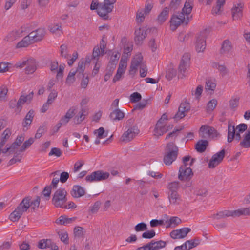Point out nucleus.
<instances>
[{
    "label": "nucleus",
    "mask_w": 250,
    "mask_h": 250,
    "mask_svg": "<svg viewBox=\"0 0 250 250\" xmlns=\"http://www.w3.org/2000/svg\"><path fill=\"white\" fill-rule=\"evenodd\" d=\"M150 243L153 250H159L160 249L165 248L166 246V242L163 240H159L158 241L152 240Z\"/></svg>",
    "instance_id": "c756f323"
},
{
    "label": "nucleus",
    "mask_w": 250,
    "mask_h": 250,
    "mask_svg": "<svg viewBox=\"0 0 250 250\" xmlns=\"http://www.w3.org/2000/svg\"><path fill=\"white\" fill-rule=\"evenodd\" d=\"M141 95L138 92H134L130 96V101L131 103H136L141 100Z\"/></svg>",
    "instance_id": "603ef678"
},
{
    "label": "nucleus",
    "mask_w": 250,
    "mask_h": 250,
    "mask_svg": "<svg viewBox=\"0 0 250 250\" xmlns=\"http://www.w3.org/2000/svg\"><path fill=\"white\" fill-rule=\"evenodd\" d=\"M85 112L86 110L84 108H82L79 112L78 114L75 117L74 120L76 124H80L84 120L85 116L84 113Z\"/></svg>",
    "instance_id": "2f4dec72"
},
{
    "label": "nucleus",
    "mask_w": 250,
    "mask_h": 250,
    "mask_svg": "<svg viewBox=\"0 0 250 250\" xmlns=\"http://www.w3.org/2000/svg\"><path fill=\"white\" fill-rule=\"evenodd\" d=\"M232 49V46L230 42L228 40H225L223 42L222 47L220 50L221 54H226L229 53Z\"/></svg>",
    "instance_id": "cd10ccee"
},
{
    "label": "nucleus",
    "mask_w": 250,
    "mask_h": 250,
    "mask_svg": "<svg viewBox=\"0 0 250 250\" xmlns=\"http://www.w3.org/2000/svg\"><path fill=\"white\" fill-rule=\"evenodd\" d=\"M60 55L62 57L69 59L70 57L68 53V46L66 44H62L60 46Z\"/></svg>",
    "instance_id": "72a5a7b5"
},
{
    "label": "nucleus",
    "mask_w": 250,
    "mask_h": 250,
    "mask_svg": "<svg viewBox=\"0 0 250 250\" xmlns=\"http://www.w3.org/2000/svg\"><path fill=\"white\" fill-rule=\"evenodd\" d=\"M34 93L31 92L28 95L26 96L21 95L20 96L19 100L17 101V112L20 113L23 107V105L25 103H30L33 99Z\"/></svg>",
    "instance_id": "2eb2a0df"
},
{
    "label": "nucleus",
    "mask_w": 250,
    "mask_h": 250,
    "mask_svg": "<svg viewBox=\"0 0 250 250\" xmlns=\"http://www.w3.org/2000/svg\"><path fill=\"white\" fill-rule=\"evenodd\" d=\"M125 114L123 112L119 109H116L110 114V118L113 121L121 120L124 118Z\"/></svg>",
    "instance_id": "b1692460"
},
{
    "label": "nucleus",
    "mask_w": 250,
    "mask_h": 250,
    "mask_svg": "<svg viewBox=\"0 0 250 250\" xmlns=\"http://www.w3.org/2000/svg\"><path fill=\"white\" fill-rule=\"evenodd\" d=\"M26 202V204H27L28 209L31 207V209L33 211H35L40 206L41 198L40 196H36V199L34 200L31 201V197L30 196H27L24 198L22 201H24Z\"/></svg>",
    "instance_id": "6ab92c4d"
},
{
    "label": "nucleus",
    "mask_w": 250,
    "mask_h": 250,
    "mask_svg": "<svg viewBox=\"0 0 250 250\" xmlns=\"http://www.w3.org/2000/svg\"><path fill=\"white\" fill-rule=\"evenodd\" d=\"M100 56H102V50H101L99 46H95L93 50L92 58L98 61Z\"/></svg>",
    "instance_id": "3c124183"
},
{
    "label": "nucleus",
    "mask_w": 250,
    "mask_h": 250,
    "mask_svg": "<svg viewBox=\"0 0 250 250\" xmlns=\"http://www.w3.org/2000/svg\"><path fill=\"white\" fill-rule=\"evenodd\" d=\"M217 104V100L213 99L209 101L207 106V110L208 112L213 111L215 108Z\"/></svg>",
    "instance_id": "09e8293b"
},
{
    "label": "nucleus",
    "mask_w": 250,
    "mask_h": 250,
    "mask_svg": "<svg viewBox=\"0 0 250 250\" xmlns=\"http://www.w3.org/2000/svg\"><path fill=\"white\" fill-rule=\"evenodd\" d=\"M235 128L234 125H232L230 122H229L228 124V137L227 141L229 143H231L234 139L235 135Z\"/></svg>",
    "instance_id": "bb28decb"
},
{
    "label": "nucleus",
    "mask_w": 250,
    "mask_h": 250,
    "mask_svg": "<svg viewBox=\"0 0 250 250\" xmlns=\"http://www.w3.org/2000/svg\"><path fill=\"white\" fill-rule=\"evenodd\" d=\"M226 0H217V5L212 8L211 12L213 14H219L221 12V8L225 3Z\"/></svg>",
    "instance_id": "473e14b6"
},
{
    "label": "nucleus",
    "mask_w": 250,
    "mask_h": 250,
    "mask_svg": "<svg viewBox=\"0 0 250 250\" xmlns=\"http://www.w3.org/2000/svg\"><path fill=\"white\" fill-rule=\"evenodd\" d=\"M127 66V62L122 58L119 64L118 70H121L122 71L125 72V69Z\"/></svg>",
    "instance_id": "774afa93"
},
{
    "label": "nucleus",
    "mask_w": 250,
    "mask_h": 250,
    "mask_svg": "<svg viewBox=\"0 0 250 250\" xmlns=\"http://www.w3.org/2000/svg\"><path fill=\"white\" fill-rule=\"evenodd\" d=\"M169 8L168 7H166L164 8L163 10L161 12V13L158 15L157 18V20L161 23L165 22L166 20L167 19L168 16Z\"/></svg>",
    "instance_id": "c85d7f7f"
},
{
    "label": "nucleus",
    "mask_w": 250,
    "mask_h": 250,
    "mask_svg": "<svg viewBox=\"0 0 250 250\" xmlns=\"http://www.w3.org/2000/svg\"><path fill=\"white\" fill-rule=\"evenodd\" d=\"M37 62L33 58H30L26 60H23L21 61L17 62L15 64L17 68H22L25 67V72L27 74H33L37 68Z\"/></svg>",
    "instance_id": "423d86ee"
},
{
    "label": "nucleus",
    "mask_w": 250,
    "mask_h": 250,
    "mask_svg": "<svg viewBox=\"0 0 250 250\" xmlns=\"http://www.w3.org/2000/svg\"><path fill=\"white\" fill-rule=\"evenodd\" d=\"M140 132L137 125L129 126L121 137V141L124 142H129L132 140Z\"/></svg>",
    "instance_id": "1a4fd4ad"
},
{
    "label": "nucleus",
    "mask_w": 250,
    "mask_h": 250,
    "mask_svg": "<svg viewBox=\"0 0 250 250\" xmlns=\"http://www.w3.org/2000/svg\"><path fill=\"white\" fill-rule=\"evenodd\" d=\"M168 189L167 193H173L178 192L180 188V183L178 181H174L168 184L167 186Z\"/></svg>",
    "instance_id": "a878e982"
},
{
    "label": "nucleus",
    "mask_w": 250,
    "mask_h": 250,
    "mask_svg": "<svg viewBox=\"0 0 250 250\" xmlns=\"http://www.w3.org/2000/svg\"><path fill=\"white\" fill-rule=\"evenodd\" d=\"M240 145L245 148L250 147V134L247 133Z\"/></svg>",
    "instance_id": "37998d69"
},
{
    "label": "nucleus",
    "mask_w": 250,
    "mask_h": 250,
    "mask_svg": "<svg viewBox=\"0 0 250 250\" xmlns=\"http://www.w3.org/2000/svg\"><path fill=\"white\" fill-rule=\"evenodd\" d=\"M167 196L171 204L178 205L181 204L182 200L180 195L178 192L173 193H167Z\"/></svg>",
    "instance_id": "4be33fe9"
},
{
    "label": "nucleus",
    "mask_w": 250,
    "mask_h": 250,
    "mask_svg": "<svg viewBox=\"0 0 250 250\" xmlns=\"http://www.w3.org/2000/svg\"><path fill=\"white\" fill-rule=\"evenodd\" d=\"M181 0H171L169 8L173 10H176L180 5Z\"/></svg>",
    "instance_id": "0e129e2a"
},
{
    "label": "nucleus",
    "mask_w": 250,
    "mask_h": 250,
    "mask_svg": "<svg viewBox=\"0 0 250 250\" xmlns=\"http://www.w3.org/2000/svg\"><path fill=\"white\" fill-rule=\"evenodd\" d=\"M25 201H21L16 208L11 213L9 218L11 221L17 222L23 213L27 211L28 206L27 207L26 201L24 202Z\"/></svg>",
    "instance_id": "0eeeda50"
},
{
    "label": "nucleus",
    "mask_w": 250,
    "mask_h": 250,
    "mask_svg": "<svg viewBox=\"0 0 250 250\" xmlns=\"http://www.w3.org/2000/svg\"><path fill=\"white\" fill-rule=\"evenodd\" d=\"M35 116V112L30 109L26 114L22 122V126L23 131H27L30 127Z\"/></svg>",
    "instance_id": "dca6fc26"
},
{
    "label": "nucleus",
    "mask_w": 250,
    "mask_h": 250,
    "mask_svg": "<svg viewBox=\"0 0 250 250\" xmlns=\"http://www.w3.org/2000/svg\"><path fill=\"white\" fill-rule=\"evenodd\" d=\"M239 98L232 97L229 101L230 108L233 110H235L239 105Z\"/></svg>",
    "instance_id": "c03bdc74"
},
{
    "label": "nucleus",
    "mask_w": 250,
    "mask_h": 250,
    "mask_svg": "<svg viewBox=\"0 0 250 250\" xmlns=\"http://www.w3.org/2000/svg\"><path fill=\"white\" fill-rule=\"evenodd\" d=\"M203 86H202L201 85H199L197 87L195 91H191L192 95H195L196 98L197 99H199L202 92H203Z\"/></svg>",
    "instance_id": "4d7b16f0"
},
{
    "label": "nucleus",
    "mask_w": 250,
    "mask_h": 250,
    "mask_svg": "<svg viewBox=\"0 0 250 250\" xmlns=\"http://www.w3.org/2000/svg\"><path fill=\"white\" fill-rule=\"evenodd\" d=\"M243 5L241 3H238L232 8V17L233 20H239L242 16V10Z\"/></svg>",
    "instance_id": "aec40b11"
},
{
    "label": "nucleus",
    "mask_w": 250,
    "mask_h": 250,
    "mask_svg": "<svg viewBox=\"0 0 250 250\" xmlns=\"http://www.w3.org/2000/svg\"><path fill=\"white\" fill-rule=\"evenodd\" d=\"M58 95V93L56 90L53 89L51 90V93L49 94L47 101L48 103H52L54 100L56 98Z\"/></svg>",
    "instance_id": "338daca9"
},
{
    "label": "nucleus",
    "mask_w": 250,
    "mask_h": 250,
    "mask_svg": "<svg viewBox=\"0 0 250 250\" xmlns=\"http://www.w3.org/2000/svg\"><path fill=\"white\" fill-rule=\"evenodd\" d=\"M76 217H74L72 218H68L66 216L62 215L56 219L55 223L60 225H66L68 224L72 223L73 221H75Z\"/></svg>",
    "instance_id": "5701e85b"
},
{
    "label": "nucleus",
    "mask_w": 250,
    "mask_h": 250,
    "mask_svg": "<svg viewBox=\"0 0 250 250\" xmlns=\"http://www.w3.org/2000/svg\"><path fill=\"white\" fill-rule=\"evenodd\" d=\"M225 155V150L223 149L220 152L214 154L208 163V167L214 168L223 161Z\"/></svg>",
    "instance_id": "f8f14e48"
},
{
    "label": "nucleus",
    "mask_w": 250,
    "mask_h": 250,
    "mask_svg": "<svg viewBox=\"0 0 250 250\" xmlns=\"http://www.w3.org/2000/svg\"><path fill=\"white\" fill-rule=\"evenodd\" d=\"M58 234L61 241L63 242L65 244H69L68 235L67 232L64 231H59L58 232Z\"/></svg>",
    "instance_id": "79ce46f5"
},
{
    "label": "nucleus",
    "mask_w": 250,
    "mask_h": 250,
    "mask_svg": "<svg viewBox=\"0 0 250 250\" xmlns=\"http://www.w3.org/2000/svg\"><path fill=\"white\" fill-rule=\"evenodd\" d=\"M190 109V106L189 103L185 102L181 103L179 107L177 113L173 117L175 121L184 118L187 114L188 111Z\"/></svg>",
    "instance_id": "4468645a"
},
{
    "label": "nucleus",
    "mask_w": 250,
    "mask_h": 250,
    "mask_svg": "<svg viewBox=\"0 0 250 250\" xmlns=\"http://www.w3.org/2000/svg\"><path fill=\"white\" fill-rule=\"evenodd\" d=\"M34 139L33 138H30L28 140L24 142L19 151L20 152L24 151L34 143Z\"/></svg>",
    "instance_id": "58836bf2"
},
{
    "label": "nucleus",
    "mask_w": 250,
    "mask_h": 250,
    "mask_svg": "<svg viewBox=\"0 0 250 250\" xmlns=\"http://www.w3.org/2000/svg\"><path fill=\"white\" fill-rule=\"evenodd\" d=\"M50 243V239H43L41 240L38 245V247L40 249H43L48 248L49 244Z\"/></svg>",
    "instance_id": "de8ad7c7"
},
{
    "label": "nucleus",
    "mask_w": 250,
    "mask_h": 250,
    "mask_svg": "<svg viewBox=\"0 0 250 250\" xmlns=\"http://www.w3.org/2000/svg\"><path fill=\"white\" fill-rule=\"evenodd\" d=\"M83 229L81 227H76L74 229V234L75 236L82 237L83 235Z\"/></svg>",
    "instance_id": "680f3d73"
},
{
    "label": "nucleus",
    "mask_w": 250,
    "mask_h": 250,
    "mask_svg": "<svg viewBox=\"0 0 250 250\" xmlns=\"http://www.w3.org/2000/svg\"><path fill=\"white\" fill-rule=\"evenodd\" d=\"M110 174L108 172H104L102 170H97L93 172L90 175L85 177V180L87 182H93L103 181L107 179Z\"/></svg>",
    "instance_id": "6e6552de"
},
{
    "label": "nucleus",
    "mask_w": 250,
    "mask_h": 250,
    "mask_svg": "<svg viewBox=\"0 0 250 250\" xmlns=\"http://www.w3.org/2000/svg\"><path fill=\"white\" fill-rule=\"evenodd\" d=\"M153 6V1L151 0H147L146 2L145 7L143 10L148 14L152 9Z\"/></svg>",
    "instance_id": "bf43d9fd"
},
{
    "label": "nucleus",
    "mask_w": 250,
    "mask_h": 250,
    "mask_svg": "<svg viewBox=\"0 0 250 250\" xmlns=\"http://www.w3.org/2000/svg\"><path fill=\"white\" fill-rule=\"evenodd\" d=\"M166 128L164 125L156 124L154 128V135L158 136H162L167 131V129L166 130Z\"/></svg>",
    "instance_id": "7c9ffc66"
},
{
    "label": "nucleus",
    "mask_w": 250,
    "mask_h": 250,
    "mask_svg": "<svg viewBox=\"0 0 250 250\" xmlns=\"http://www.w3.org/2000/svg\"><path fill=\"white\" fill-rule=\"evenodd\" d=\"M46 130L47 127L45 125L40 126L38 129L36 133L35 134V138H40L42 134L44 133V132L46 131Z\"/></svg>",
    "instance_id": "a18cd8bd"
},
{
    "label": "nucleus",
    "mask_w": 250,
    "mask_h": 250,
    "mask_svg": "<svg viewBox=\"0 0 250 250\" xmlns=\"http://www.w3.org/2000/svg\"><path fill=\"white\" fill-rule=\"evenodd\" d=\"M101 5H103V3H99L98 1L97 2H94L92 1L90 9L91 10H97L98 14L101 17H102L104 19L106 20V18L104 17V15H101L100 13H99V8L100 7H102Z\"/></svg>",
    "instance_id": "e433bc0d"
},
{
    "label": "nucleus",
    "mask_w": 250,
    "mask_h": 250,
    "mask_svg": "<svg viewBox=\"0 0 250 250\" xmlns=\"http://www.w3.org/2000/svg\"><path fill=\"white\" fill-rule=\"evenodd\" d=\"M184 166H181L179 169L178 179L180 181H189L193 176V172L192 169L188 167H185Z\"/></svg>",
    "instance_id": "ddd939ff"
},
{
    "label": "nucleus",
    "mask_w": 250,
    "mask_h": 250,
    "mask_svg": "<svg viewBox=\"0 0 250 250\" xmlns=\"http://www.w3.org/2000/svg\"><path fill=\"white\" fill-rule=\"evenodd\" d=\"M182 130V128L180 129H174L172 132H170L167 135L166 137V140L170 138H171L172 139H175V138L178 136V132H179Z\"/></svg>",
    "instance_id": "5fc2aeb1"
},
{
    "label": "nucleus",
    "mask_w": 250,
    "mask_h": 250,
    "mask_svg": "<svg viewBox=\"0 0 250 250\" xmlns=\"http://www.w3.org/2000/svg\"><path fill=\"white\" fill-rule=\"evenodd\" d=\"M85 193L84 189L79 185L73 186L71 192L72 196L74 198H79L83 196Z\"/></svg>",
    "instance_id": "412c9836"
},
{
    "label": "nucleus",
    "mask_w": 250,
    "mask_h": 250,
    "mask_svg": "<svg viewBox=\"0 0 250 250\" xmlns=\"http://www.w3.org/2000/svg\"><path fill=\"white\" fill-rule=\"evenodd\" d=\"M97 133V137L99 139H102L107 137V133L105 132L104 128L102 127L94 131V134Z\"/></svg>",
    "instance_id": "49530a36"
},
{
    "label": "nucleus",
    "mask_w": 250,
    "mask_h": 250,
    "mask_svg": "<svg viewBox=\"0 0 250 250\" xmlns=\"http://www.w3.org/2000/svg\"><path fill=\"white\" fill-rule=\"evenodd\" d=\"M198 243H195L193 240H188L185 244H186V246L188 247V250L196 247L200 243V240L197 239Z\"/></svg>",
    "instance_id": "052dcab7"
},
{
    "label": "nucleus",
    "mask_w": 250,
    "mask_h": 250,
    "mask_svg": "<svg viewBox=\"0 0 250 250\" xmlns=\"http://www.w3.org/2000/svg\"><path fill=\"white\" fill-rule=\"evenodd\" d=\"M216 86L215 80L208 79L206 82V89L207 90L214 91Z\"/></svg>",
    "instance_id": "ea45409f"
},
{
    "label": "nucleus",
    "mask_w": 250,
    "mask_h": 250,
    "mask_svg": "<svg viewBox=\"0 0 250 250\" xmlns=\"http://www.w3.org/2000/svg\"><path fill=\"white\" fill-rule=\"evenodd\" d=\"M85 68V63H84V61L83 60H81L78 63V67L76 70L74 71H76L77 73V76L79 75H83L84 71Z\"/></svg>",
    "instance_id": "c9c22d12"
},
{
    "label": "nucleus",
    "mask_w": 250,
    "mask_h": 250,
    "mask_svg": "<svg viewBox=\"0 0 250 250\" xmlns=\"http://www.w3.org/2000/svg\"><path fill=\"white\" fill-rule=\"evenodd\" d=\"M84 164V161L83 160H79L77 161L74 166L73 171L76 172L78 171Z\"/></svg>",
    "instance_id": "69168bd1"
},
{
    "label": "nucleus",
    "mask_w": 250,
    "mask_h": 250,
    "mask_svg": "<svg viewBox=\"0 0 250 250\" xmlns=\"http://www.w3.org/2000/svg\"><path fill=\"white\" fill-rule=\"evenodd\" d=\"M204 34V33H200L197 37L196 50L198 52H203L206 48V43Z\"/></svg>",
    "instance_id": "a211bd4d"
},
{
    "label": "nucleus",
    "mask_w": 250,
    "mask_h": 250,
    "mask_svg": "<svg viewBox=\"0 0 250 250\" xmlns=\"http://www.w3.org/2000/svg\"><path fill=\"white\" fill-rule=\"evenodd\" d=\"M45 34V30L44 28H38L25 36L17 43L16 47L17 48L24 47L33 42L41 41L44 38Z\"/></svg>",
    "instance_id": "7ed1b4c3"
},
{
    "label": "nucleus",
    "mask_w": 250,
    "mask_h": 250,
    "mask_svg": "<svg viewBox=\"0 0 250 250\" xmlns=\"http://www.w3.org/2000/svg\"><path fill=\"white\" fill-rule=\"evenodd\" d=\"M143 56L141 54L139 53L137 55L133 58L132 60L131 63L133 65L138 67L139 65L141 64L142 61H143Z\"/></svg>",
    "instance_id": "4c0bfd02"
},
{
    "label": "nucleus",
    "mask_w": 250,
    "mask_h": 250,
    "mask_svg": "<svg viewBox=\"0 0 250 250\" xmlns=\"http://www.w3.org/2000/svg\"><path fill=\"white\" fill-rule=\"evenodd\" d=\"M242 215H250V207L233 211L227 210L220 211L215 214H212L210 218L213 220V226L215 229L220 230L227 227V222L224 220L220 222V220L230 216L237 217Z\"/></svg>",
    "instance_id": "f257e3e1"
},
{
    "label": "nucleus",
    "mask_w": 250,
    "mask_h": 250,
    "mask_svg": "<svg viewBox=\"0 0 250 250\" xmlns=\"http://www.w3.org/2000/svg\"><path fill=\"white\" fill-rule=\"evenodd\" d=\"M62 152L61 150L57 147L52 148L49 153V156L54 155L56 157H60L62 155Z\"/></svg>",
    "instance_id": "e2e57ef3"
},
{
    "label": "nucleus",
    "mask_w": 250,
    "mask_h": 250,
    "mask_svg": "<svg viewBox=\"0 0 250 250\" xmlns=\"http://www.w3.org/2000/svg\"><path fill=\"white\" fill-rule=\"evenodd\" d=\"M147 14L146 13V12L144 11L143 9L138 10L136 13V21L138 23L142 22L145 19V16Z\"/></svg>",
    "instance_id": "f704fd0d"
},
{
    "label": "nucleus",
    "mask_w": 250,
    "mask_h": 250,
    "mask_svg": "<svg viewBox=\"0 0 250 250\" xmlns=\"http://www.w3.org/2000/svg\"><path fill=\"white\" fill-rule=\"evenodd\" d=\"M134 41L137 45H141L147 36L146 31L139 27L135 31Z\"/></svg>",
    "instance_id": "f3484780"
},
{
    "label": "nucleus",
    "mask_w": 250,
    "mask_h": 250,
    "mask_svg": "<svg viewBox=\"0 0 250 250\" xmlns=\"http://www.w3.org/2000/svg\"><path fill=\"white\" fill-rule=\"evenodd\" d=\"M76 74H77L76 73V71H74L72 70H71L67 77V79L66 80V83L68 85H71L75 81V75Z\"/></svg>",
    "instance_id": "a19ab883"
},
{
    "label": "nucleus",
    "mask_w": 250,
    "mask_h": 250,
    "mask_svg": "<svg viewBox=\"0 0 250 250\" xmlns=\"http://www.w3.org/2000/svg\"><path fill=\"white\" fill-rule=\"evenodd\" d=\"M206 133L212 138L217 137L219 134L217 130L214 127L211 126H208Z\"/></svg>",
    "instance_id": "13d9d810"
},
{
    "label": "nucleus",
    "mask_w": 250,
    "mask_h": 250,
    "mask_svg": "<svg viewBox=\"0 0 250 250\" xmlns=\"http://www.w3.org/2000/svg\"><path fill=\"white\" fill-rule=\"evenodd\" d=\"M193 5V0H187L179 15L172 16L170 20V28L172 31L175 30L181 23L188 24L189 22L188 16L191 12Z\"/></svg>",
    "instance_id": "f03ea898"
},
{
    "label": "nucleus",
    "mask_w": 250,
    "mask_h": 250,
    "mask_svg": "<svg viewBox=\"0 0 250 250\" xmlns=\"http://www.w3.org/2000/svg\"><path fill=\"white\" fill-rule=\"evenodd\" d=\"M190 56L188 53H184L182 56L179 65V71L181 78L185 77L187 74V68L189 67Z\"/></svg>",
    "instance_id": "9d476101"
},
{
    "label": "nucleus",
    "mask_w": 250,
    "mask_h": 250,
    "mask_svg": "<svg viewBox=\"0 0 250 250\" xmlns=\"http://www.w3.org/2000/svg\"><path fill=\"white\" fill-rule=\"evenodd\" d=\"M166 150L163 161L165 165H170L177 157L178 148L173 142H170L167 144Z\"/></svg>",
    "instance_id": "39448f33"
},
{
    "label": "nucleus",
    "mask_w": 250,
    "mask_h": 250,
    "mask_svg": "<svg viewBox=\"0 0 250 250\" xmlns=\"http://www.w3.org/2000/svg\"><path fill=\"white\" fill-rule=\"evenodd\" d=\"M208 142L206 140H200L195 145V149L200 153L204 152L208 146Z\"/></svg>",
    "instance_id": "393cba45"
},
{
    "label": "nucleus",
    "mask_w": 250,
    "mask_h": 250,
    "mask_svg": "<svg viewBox=\"0 0 250 250\" xmlns=\"http://www.w3.org/2000/svg\"><path fill=\"white\" fill-rule=\"evenodd\" d=\"M155 232L153 229L144 232L142 235V238L145 239H151L155 236Z\"/></svg>",
    "instance_id": "864d4df0"
},
{
    "label": "nucleus",
    "mask_w": 250,
    "mask_h": 250,
    "mask_svg": "<svg viewBox=\"0 0 250 250\" xmlns=\"http://www.w3.org/2000/svg\"><path fill=\"white\" fill-rule=\"evenodd\" d=\"M67 191L64 188L57 189L52 199V202L54 206L56 208H67V206L65 205L67 201Z\"/></svg>",
    "instance_id": "20e7f679"
},
{
    "label": "nucleus",
    "mask_w": 250,
    "mask_h": 250,
    "mask_svg": "<svg viewBox=\"0 0 250 250\" xmlns=\"http://www.w3.org/2000/svg\"><path fill=\"white\" fill-rule=\"evenodd\" d=\"M134 229L137 232L146 231L147 229V225L144 222H141L135 226Z\"/></svg>",
    "instance_id": "8fccbe9b"
},
{
    "label": "nucleus",
    "mask_w": 250,
    "mask_h": 250,
    "mask_svg": "<svg viewBox=\"0 0 250 250\" xmlns=\"http://www.w3.org/2000/svg\"><path fill=\"white\" fill-rule=\"evenodd\" d=\"M178 231L180 238L182 239L185 238L191 231V229L189 228H183L178 229Z\"/></svg>",
    "instance_id": "6e6d98bb"
},
{
    "label": "nucleus",
    "mask_w": 250,
    "mask_h": 250,
    "mask_svg": "<svg viewBox=\"0 0 250 250\" xmlns=\"http://www.w3.org/2000/svg\"><path fill=\"white\" fill-rule=\"evenodd\" d=\"M116 1V0H104V2L103 3V5H101L102 7H100L99 8V13L107 19L108 18V14L112 11L114 8V4Z\"/></svg>",
    "instance_id": "9b49d317"
}]
</instances>
